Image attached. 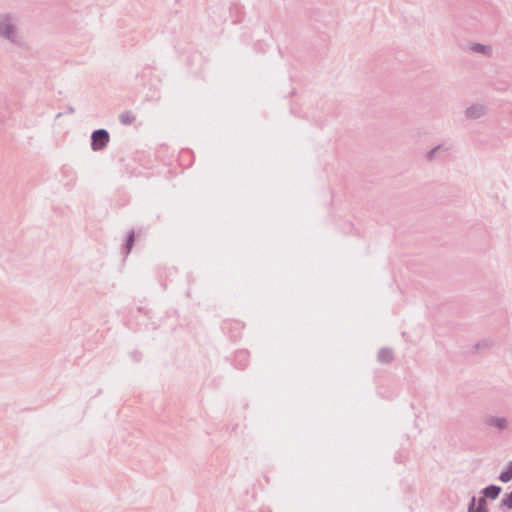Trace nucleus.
Listing matches in <instances>:
<instances>
[{
  "instance_id": "ddd939ff",
  "label": "nucleus",
  "mask_w": 512,
  "mask_h": 512,
  "mask_svg": "<svg viewBox=\"0 0 512 512\" xmlns=\"http://www.w3.org/2000/svg\"><path fill=\"white\" fill-rule=\"evenodd\" d=\"M134 239H135V234H134V231L132 230L129 232L127 241L125 244L126 254H128L131 251L133 244H134Z\"/></svg>"
},
{
  "instance_id": "9d476101",
  "label": "nucleus",
  "mask_w": 512,
  "mask_h": 512,
  "mask_svg": "<svg viewBox=\"0 0 512 512\" xmlns=\"http://www.w3.org/2000/svg\"><path fill=\"white\" fill-rule=\"evenodd\" d=\"M493 346H494L493 340H491L489 338H484V339L478 341L474 347L476 350H488V349L492 348Z\"/></svg>"
},
{
  "instance_id": "9b49d317",
  "label": "nucleus",
  "mask_w": 512,
  "mask_h": 512,
  "mask_svg": "<svg viewBox=\"0 0 512 512\" xmlns=\"http://www.w3.org/2000/svg\"><path fill=\"white\" fill-rule=\"evenodd\" d=\"M499 480L503 483H507L512 480V461L508 463L506 470L501 472Z\"/></svg>"
},
{
  "instance_id": "4468645a",
  "label": "nucleus",
  "mask_w": 512,
  "mask_h": 512,
  "mask_svg": "<svg viewBox=\"0 0 512 512\" xmlns=\"http://www.w3.org/2000/svg\"><path fill=\"white\" fill-rule=\"evenodd\" d=\"M501 506L512 509V491L508 494H505V496L502 498Z\"/></svg>"
},
{
  "instance_id": "f03ea898",
  "label": "nucleus",
  "mask_w": 512,
  "mask_h": 512,
  "mask_svg": "<svg viewBox=\"0 0 512 512\" xmlns=\"http://www.w3.org/2000/svg\"><path fill=\"white\" fill-rule=\"evenodd\" d=\"M110 140V135L106 129H97L91 135V148L93 151L103 150Z\"/></svg>"
},
{
  "instance_id": "20e7f679",
  "label": "nucleus",
  "mask_w": 512,
  "mask_h": 512,
  "mask_svg": "<svg viewBox=\"0 0 512 512\" xmlns=\"http://www.w3.org/2000/svg\"><path fill=\"white\" fill-rule=\"evenodd\" d=\"M486 114V107L476 103L466 108L464 111L465 118L469 120H477Z\"/></svg>"
},
{
  "instance_id": "f257e3e1",
  "label": "nucleus",
  "mask_w": 512,
  "mask_h": 512,
  "mask_svg": "<svg viewBox=\"0 0 512 512\" xmlns=\"http://www.w3.org/2000/svg\"><path fill=\"white\" fill-rule=\"evenodd\" d=\"M21 16L15 11H0V40L15 48L27 46L26 37L21 28Z\"/></svg>"
},
{
  "instance_id": "39448f33",
  "label": "nucleus",
  "mask_w": 512,
  "mask_h": 512,
  "mask_svg": "<svg viewBox=\"0 0 512 512\" xmlns=\"http://www.w3.org/2000/svg\"><path fill=\"white\" fill-rule=\"evenodd\" d=\"M469 50L474 53L482 54L486 57H491L493 54V48L491 45L473 43L469 46Z\"/></svg>"
},
{
  "instance_id": "2eb2a0df",
  "label": "nucleus",
  "mask_w": 512,
  "mask_h": 512,
  "mask_svg": "<svg viewBox=\"0 0 512 512\" xmlns=\"http://www.w3.org/2000/svg\"><path fill=\"white\" fill-rule=\"evenodd\" d=\"M68 111H69V113H74V108L72 106H69Z\"/></svg>"
},
{
  "instance_id": "f8f14e48",
  "label": "nucleus",
  "mask_w": 512,
  "mask_h": 512,
  "mask_svg": "<svg viewBox=\"0 0 512 512\" xmlns=\"http://www.w3.org/2000/svg\"><path fill=\"white\" fill-rule=\"evenodd\" d=\"M443 149V146L442 145H437L435 146L434 148H432L431 150H429L426 154H425V159L428 161V162H432L434 161L437 157H438V153L440 150Z\"/></svg>"
},
{
  "instance_id": "0eeeda50",
  "label": "nucleus",
  "mask_w": 512,
  "mask_h": 512,
  "mask_svg": "<svg viewBox=\"0 0 512 512\" xmlns=\"http://www.w3.org/2000/svg\"><path fill=\"white\" fill-rule=\"evenodd\" d=\"M377 359L383 364L391 363L394 360V352L391 348H381L378 351Z\"/></svg>"
},
{
  "instance_id": "7ed1b4c3",
  "label": "nucleus",
  "mask_w": 512,
  "mask_h": 512,
  "mask_svg": "<svg viewBox=\"0 0 512 512\" xmlns=\"http://www.w3.org/2000/svg\"><path fill=\"white\" fill-rule=\"evenodd\" d=\"M486 426L496 428L499 432L506 430L509 426V420L506 417L488 415L484 419Z\"/></svg>"
},
{
  "instance_id": "6e6552de",
  "label": "nucleus",
  "mask_w": 512,
  "mask_h": 512,
  "mask_svg": "<svg viewBox=\"0 0 512 512\" xmlns=\"http://www.w3.org/2000/svg\"><path fill=\"white\" fill-rule=\"evenodd\" d=\"M501 491H502V489L500 486L489 485L482 490V494L485 498L494 500V499L498 498Z\"/></svg>"
},
{
  "instance_id": "1a4fd4ad",
  "label": "nucleus",
  "mask_w": 512,
  "mask_h": 512,
  "mask_svg": "<svg viewBox=\"0 0 512 512\" xmlns=\"http://www.w3.org/2000/svg\"><path fill=\"white\" fill-rule=\"evenodd\" d=\"M135 119V115L130 111H125L119 116V120L123 125H130L135 121Z\"/></svg>"
},
{
  "instance_id": "423d86ee",
  "label": "nucleus",
  "mask_w": 512,
  "mask_h": 512,
  "mask_svg": "<svg viewBox=\"0 0 512 512\" xmlns=\"http://www.w3.org/2000/svg\"><path fill=\"white\" fill-rule=\"evenodd\" d=\"M468 512H488L486 507V498L484 496L479 498L476 506V498L472 497L468 506Z\"/></svg>"
}]
</instances>
